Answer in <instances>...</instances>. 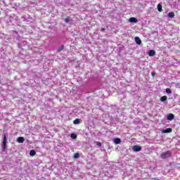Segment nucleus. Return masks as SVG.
<instances>
[{
  "instance_id": "5",
  "label": "nucleus",
  "mask_w": 180,
  "mask_h": 180,
  "mask_svg": "<svg viewBox=\"0 0 180 180\" xmlns=\"http://www.w3.org/2000/svg\"><path fill=\"white\" fill-rule=\"evenodd\" d=\"M128 22H129V23H138L139 20L134 17H131L129 18Z\"/></svg>"
},
{
  "instance_id": "13",
  "label": "nucleus",
  "mask_w": 180,
  "mask_h": 180,
  "mask_svg": "<svg viewBox=\"0 0 180 180\" xmlns=\"http://www.w3.org/2000/svg\"><path fill=\"white\" fill-rule=\"evenodd\" d=\"M168 99V97L167 96H163L160 97V101L161 102H165Z\"/></svg>"
},
{
  "instance_id": "12",
  "label": "nucleus",
  "mask_w": 180,
  "mask_h": 180,
  "mask_svg": "<svg viewBox=\"0 0 180 180\" xmlns=\"http://www.w3.org/2000/svg\"><path fill=\"white\" fill-rule=\"evenodd\" d=\"M157 8L158 12H162V5L161 4H158Z\"/></svg>"
},
{
  "instance_id": "20",
  "label": "nucleus",
  "mask_w": 180,
  "mask_h": 180,
  "mask_svg": "<svg viewBox=\"0 0 180 180\" xmlns=\"http://www.w3.org/2000/svg\"><path fill=\"white\" fill-rule=\"evenodd\" d=\"M71 20L70 19V18H65V22H66V23H70V21Z\"/></svg>"
},
{
  "instance_id": "15",
  "label": "nucleus",
  "mask_w": 180,
  "mask_h": 180,
  "mask_svg": "<svg viewBox=\"0 0 180 180\" xmlns=\"http://www.w3.org/2000/svg\"><path fill=\"white\" fill-rule=\"evenodd\" d=\"M35 154H36V150H31L30 151V157H34Z\"/></svg>"
},
{
  "instance_id": "21",
  "label": "nucleus",
  "mask_w": 180,
  "mask_h": 180,
  "mask_svg": "<svg viewBox=\"0 0 180 180\" xmlns=\"http://www.w3.org/2000/svg\"><path fill=\"white\" fill-rule=\"evenodd\" d=\"M96 146H98V147H102V143L101 142H96Z\"/></svg>"
},
{
  "instance_id": "4",
  "label": "nucleus",
  "mask_w": 180,
  "mask_h": 180,
  "mask_svg": "<svg viewBox=\"0 0 180 180\" xmlns=\"http://www.w3.org/2000/svg\"><path fill=\"white\" fill-rule=\"evenodd\" d=\"M166 119L167 120H169L171 122L175 119V115L172 113L167 114L166 115Z\"/></svg>"
},
{
  "instance_id": "1",
  "label": "nucleus",
  "mask_w": 180,
  "mask_h": 180,
  "mask_svg": "<svg viewBox=\"0 0 180 180\" xmlns=\"http://www.w3.org/2000/svg\"><path fill=\"white\" fill-rule=\"evenodd\" d=\"M172 155V151L167 150L166 152H163L160 155V157L161 158H162V160H167V158H171Z\"/></svg>"
},
{
  "instance_id": "10",
  "label": "nucleus",
  "mask_w": 180,
  "mask_h": 180,
  "mask_svg": "<svg viewBox=\"0 0 180 180\" xmlns=\"http://www.w3.org/2000/svg\"><path fill=\"white\" fill-rule=\"evenodd\" d=\"M113 143L115 144H120V143H122V139H120V138H115L113 139Z\"/></svg>"
},
{
  "instance_id": "7",
  "label": "nucleus",
  "mask_w": 180,
  "mask_h": 180,
  "mask_svg": "<svg viewBox=\"0 0 180 180\" xmlns=\"http://www.w3.org/2000/svg\"><path fill=\"white\" fill-rule=\"evenodd\" d=\"M135 42L136 43V44H138V46H140L141 44V39H140V37H135Z\"/></svg>"
},
{
  "instance_id": "6",
  "label": "nucleus",
  "mask_w": 180,
  "mask_h": 180,
  "mask_svg": "<svg viewBox=\"0 0 180 180\" xmlns=\"http://www.w3.org/2000/svg\"><path fill=\"white\" fill-rule=\"evenodd\" d=\"M162 133L163 134L172 133V128H167L165 129H162Z\"/></svg>"
},
{
  "instance_id": "14",
  "label": "nucleus",
  "mask_w": 180,
  "mask_h": 180,
  "mask_svg": "<svg viewBox=\"0 0 180 180\" xmlns=\"http://www.w3.org/2000/svg\"><path fill=\"white\" fill-rule=\"evenodd\" d=\"M75 124H79L81 123V120L79 118H77L73 121Z\"/></svg>"
},
{
  "instance_id": "19",
  "label": "nucleus",
  "mask_w": 180,
  "mask_h": 180,
  "mask_svg": "<svg viewBox=\"0 0 180 180\" xmlns=\"http://www.w3.org/2000/svg\"><path fill=\"white\" fill-rule=\"evenodd\" d=\"M73 158H75V159L79 158V153H75Z\"/></svg>"
},
{
  "instance_id": "16",
  "label": "nucleus",
  "mask_w": 180,
  "mask_h": 180,
  "mask_svg": "<svg viewBox=\"0 0 180 180\" xmlns=\"http://www.w3.org/2000/svg\"><path fill=\"white\" fill-rule=\"evenodd\" d=\"M63 50H64V45H61L60 46H59L58 48L57 51H58V53H60V51H63Z\"/></svg>"
},
{
  "instance_id": "18",
  "label": "nucleus",
  "mask_w": 180,
  "mask_h": 180,
  "mask_svg": "<svg viewBox=\"0 0 180 180\" xmlns=\"http://www.w3.org/2000/svg\"><path fill=\"white\" fill-rule=\"evenodd\" d=\"M165 92H166V94H172V91L171 89H169V88H167V89H165Z\"/></svg>"
},
{
  "instance_id": "24",
  "label": "nucleus",
  "mask_w": 180,
  "mask_h": 180,
  "mask_svg": "<svg viewBox=\"0 0 180 180\" xmlns=\"http://www.w3.org/2000/svg\"><path fill=\"white\" fill-rule=\"evenodd\" d=\"M105 30H106L105 28H101V32H105Z\"/></svg>"
},
{
  "instance_id": "25",
  "label": "nucleus",
  "mask_w": 180,
  "mask_h": 180,
  "mask_svg": "<svg viewBox=\"0 0 180 180\" xmlns=\"http://www.w3.org/2000/svg\"><path fill=\"white\" fill-rule=\"evenodd\" d=\"M154 180H159L158 178L155 177L153 179Z\"/></svg>"
},
{
  "instance_id": "22",
  "label": "nucleus",
  "mask_w": 180,
  "mask_h": 180,
  "mask_svg": "<svg viewBox=\"0 0 180 180\" xmlns=\"http://www.w3.org/2000/svg\"><path fill=\"white\" fill-rule=\"evenodd\" d=\"M21 18H22V19H24V20H23L24 22H25V21L26 20V19H27L26 15H22Z\"/></svg>"
},
{
  "instance_id": "11",
  "label": "nucleus",
  "mask_w": 180,
  "mask_h": 180,
  "mask_svg": "<svg viewBox=\"0 0 180 180\" xmlns=\"http://www.w3.org/2000/svg\"><path fill=\"white\" fill-rule=\"evenodd\" d=\"M17 143H25V138L23 136H20L17 139Z\"/></svg>"
},
{
  "instance_id": "23",
  "label": "nucleus",
  "mask_w": 180,
  "mask_h": 180,
  "mask_svg": "<svg viewBox=\"0 0 180 180\" xmlns=\"http://www.w3.org/2000/svg\"><path fill=\"white\" fill-rule=\"evenodd\" d=\"M151 75H152L153 78H154V77H155V72H152Z\"/></svg>"
},
{
  "instance_id": "2",
  "label": "nucleus",
  "mask_w": 180,
  "mask_h": 180,
  "mask_svg": "<svg viewBox=\"0 0 180 180\" xmlns=\"http://www.w3.org/2000/svg\"><path fill=\"white\" fill-rule=\"evenodd\" d=\"M7 141H8V135L4 134L3 136V142H2L3 151H5V150H6Z\"/></svg>"
},
{
  "instance_id": "17",
  "label": "nucleus",
  "mask_w": 180,
  "mask_h": 180,
  "mask_svg": "<svg viewBox=\"0 0 180 180\" xmlns=\"http://www.w3.org/2000/svg\"><path fill=\"white\" fill-rule=\"evenodd\" d=\"M70 137L72 139V140H76V139H77V134H75V133H72V134H70Z\"/></svg>"
},
{
  "instance_id": "9",
  "label": "nucleus",
  "mask_w": 180,
  "mask_h": 180,
  "mask_svg": "<svg viewBox=\"0 0 180 180\" xmlns=\"http://www.w3.org/2000/svg\"><path fill=\"white\" fill-rule=\"evenodd\" d=\"M167 18H169L170 19H174V18H175V13L174 12H169L168 14H167Z\"/></svg>"
},
{
  "instance_id": "3",
  "label": "nucleus",
  "mask_w": 180,
  "mask_h": 180,
  "mask_svg": "<svg viewBox=\"0 0 180 180\" xmlns=\"http://www.w3.org/2000/svg\"><path fill=\"white\" fill-rule=\"evenodd\" d=\"M141 150H143V148L139 145H135V146H132V151L134 153H139V152L141 151Z\"/></svg>"
},
{
  "instance_id": "8",
  "label": "nucleus",
  "mask_w": 180,
  "mask_h": 180,
  "mask_svg": "<svg viewBox=\"0 0 180 180\" xmlns=\"http://www.w3.org/2000/svg\"><path fill=\"white\" fill-rule=\"evenodd\" d=\"M148 54L149 57H154V56H155V51L150 50V51H148Z\"/></svg>"
}]
</instances>
